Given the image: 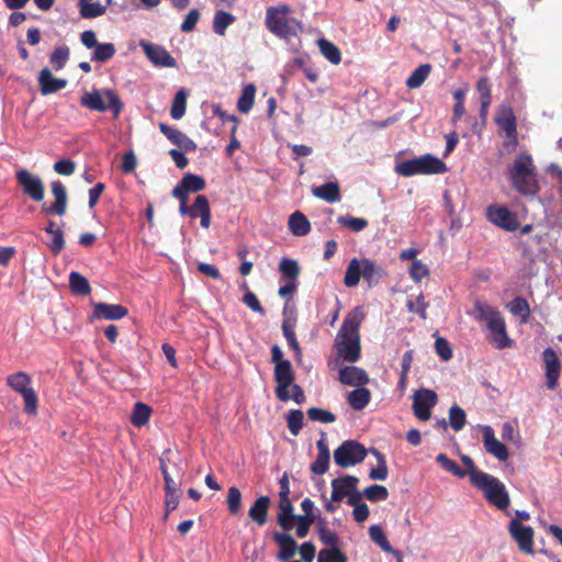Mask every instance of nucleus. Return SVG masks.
<instances>
[{"label": "nucleus", "instance_id": "e433bc0d", "mask_svg": "<svg viewBox=\"0 0 562 562\" xmlns=\"http://www.w3.org/2000/svg\"><path fill=\"white\" fill-rule=\"evenodd\" d=\"M69 288L76 295H88L91 292L88 279L77 271H71L69 274Z\"/></svg>", "mask_w": 562, "mask_h": 562}, {"label": "nucleus", "instance_id": "f704fd0d", "mask_svg": "<svg viewBox=\"0 0 562 562\" xmlns=\"http://www.w3.org/2000/svg\"><path fill=\"white\" fill-rule=\"evenodd\" d=\"M432 66L429 63L419 65L406 79L409 89H417L423 86L431 72Z\"/></svg>", "mask_w": 562, "mask_h": 562}, {"label": "nucleus", "instance_id": "5fc2aeb1", "mask_svg": "<svg viewBox=\"0 0 562 562\" xmlns=\"http://www.w3.org/2000/svg\"><path fill=\"white\" fill-rule=\"evenodd\" d=\"M337 222L345 227H348L355 233L361 232L368 227L369 222L362 217H353V216H339Z\"/></svg>", "mask_w": 562, "mask_h": 562}, {"label": "nucleus", "instance_id": "a18cd8bd", "mask_svg": "<svg viewBox=\"0 0 562 562\" xmlns=\"http://www.w3.org/2000/svg\"><path fill=\"white\" fill-rule=\"evenodd\" d=\"M186 109H187V92L182 88L176 93V95L172 100V104H171V109H170L171 117L175 120L182 119L186 113Z\"/></svg>", "mask_w": 562, "mask_h": 562}, {"label": "nucleus", "instance_id": "c85d7f7f", "mask_svg": "<svg viewBox=\"0 0 562 562\" xmlns=\"http://www.w3.org/2000/svg\"><path fill=\"white\" fill-rule=\"evenodd\" d=\"M289 228L294 236H305L311 232V223L300 211H295L289 217Z\"/></svg>", "mask_w": 562, "mask_h": 562}, {"label": "nucleus", "instance_id": "20e7f679", "mask_svg": "<svg viewBox=\"0 0 562 562\" xmlns=\"http://www.w3.org/2000/svg\"><path fill=\"white\" fill-rule=\"evenodd\" d=\"M290 14L291 8L286 4L267 8L266 27L277 37L290 41L302 31L301 22Z\"/></svg>", "mask_w": 562, "mask_h": 562}, {"label": "nucleus", "instance_id": "a19ab883", "mask_svg": "<svg viewBox=\"0 0 562 562\" xmlns=\"http://www.w3.org/2000/svg\"><path fill=\"white\" fill-rule=\"evenodd\" d=\"M255 95H256V87L252 83L247 85L243 91L241 95L238 99L237 102V109L241 113H248L255 102Z\"/></svg>", "mask_w": 562, "mask_h": 562}, {"label": "nucleus", "instance_id": "39448f33", "mask_svg": "<svg viewBox=\"0 0 562 562\" xmlns=\"http://www.w3.org/2000/svg\"><path fill=\"white\" fill-rule=\"evenodd\" d=\"M361 277L369 288H373L386 277V271L382 266L376 265L369 258H362L360 260L353 258L348 263L344 283L348 288H353L360 282Z\"/></svg>", "mask_w": 562, "mask_h": 562}, {"label": "nucleus", "instance_id": "5701e85b", "mask_svg": "<svg viewBox=\"0 0 562 562\" xmlns=\"http://www.w3.org/2000/svg\"><path fill=\"white\" fill-rule=\"evenodd\" d=\"M273 541L278 544L277 559L283 562L290 561L296 553L297 543L288 532H274Z\"/></svg>", "mask_w": 562, "mask_h": 562}, {"label": "nucleus", "instance_id": "393cba45", "mask_svg": "<svg viewBox=\"0 0 562 562\" xmlns=\"http://www.w3.org/2000/svg\"><path fill=\"white\" fill-rule=\"evenodd\" d=\"M40 90L43 95L55 93L67 86L64 78H55L48 68H44L38 74Z\"/></svg>", "mask_w": 562, "mask_h": 562}, {"label": "nucleus", "instance_id": "774afa93", "mask_svg": "<svg viewBox=\"0 0 562 562\" xmlns=\"http://www.w3.org/2000/svg\"><path fill=\"white\" fill-rule=\"evenodd\" d=\"M52 240L48 245L53 255L57 256L65 248V238L63 229H56L52 235Z\"/></svg>", "mask_w": 562, "mask_h": 562}, {"label": "nucleus", "instance_id": "b1692460", "mask_svg": "<svg viewBox=\"0 0 562 562\" xmlns=\"http://www.w3.org/2000/svg\"><path fill=\"white\" fill-rule=\"evenodd\" d=\"M127 313V308L121 304L99 302L93 304V313L91 317L115 321L125 317Z\"/></svg>", "mask_w": 562, "mask_h": 562}, {"label": "nucleus", "instance_id": "ea45409f", "mask_svg": "<svg viewBox=\"0 0 562 562\" xmlns=\"http://www.w3.org/2000/svg\"><path fill=\"white\" fill-rule=\"evenodd\" d=\"M318 47L322 55L331 64L338 65L341 61L340 49L331 42L321 38L318 41Z\"/></svg>", "mask_w": 562, "mask_h": 562}, {"label": "nucleus", "instance_id": "c756f323", "mask_svg": "<svg viewBox=\"0 0 562 562\" xmlns=\"http://www.w3.org/2000/svg\"><path fill=\"white\" fill-rule=\"evenodd\" d=\"M314 196L328 203H335L340 199L339 186L336 182H326L312 189Z\"/></svg>", "mask_w": 562, "mask_h": 562}, {"label": "nucleus", "instance_id": "4c0bfd02", "mask_svg": "<svg viewBox=\"0 0 562 562\" xmlns=\"http://www.w3.org/2000/svg\"><path fill=\"white\" fill-rule=\"evenodd\" d=\"M236 18L224 10L216 11L213 20V32L217 35L223 36L226 32V29L234 23Z\"/></svg>", "mask_w": 562, "mask_h": 562}, {"label": "nucleus", "instance_id": "0eeeda50", "mask_svg": "<svg viewBox=\"0 0 562 562\" xmlns=\"http://www.w3.org/2000/svg\"><path fill=\"white\" fill-rule=\"evenodd\" d=\"M495 124L498 127L497 134L504 137L503 148L513 153L518 145L517 117L510 104L503 102L496 109Z\"/></svg>", "mask_w": 562, "mask_h": 562}, {"label": "nucleus", "instance_id": "8fccbe9b", "mask_svg": "<svg viewBox=\"0 0 562 562\" xmlns=\"http://www.w3.org/2000/svg\"><path fill=\"white\" fill-rule=\"evenodd\" d=\"M436 461L440 464V467L446 470L447 472L452 473L453 475L458 477H464L467 475V472L462 470L456 461L448 458L445 453H439L436 457Z\"/></svg>", "mask_w": 562, "mask_h": 562}, {"label": "nucleus", "instance_id": "9b49d317", "mask_svg": "<svg viewBox=\"0 0 562 562\" xmlns=\"http://www.w3.org/2000/svg\"><path fill=\"white\" fill-rule=\"evenodd\" d=\"M31 376L24 371H18L7 376V384L20 393L24 401V412L29 415L37 414V395L31 387Z\"/></svg>", "mask_w": 562, "mask_h": 562}, {"label": "nucleus", "instance_id": "2f4dec72", "mask_svg": "<svg viewBox=\"0 0 562 562\" xmlns=\"http://www.w3.org/2000/svg\"><path fill=\"white\" fill-rule=\"evenodd\" d=\"M348 404L355 409V411H361L363 409L371 400V392L369 389H366L363 386H357V389L352 390L348 394Z\"/></svg>", "mask_w": 562, "mask_h": 562}, {"label": "nucleus", "instance_id": "37998d69", "mask_svg": "<svg viewBox=\"0 0 562 562\" xmlns=\"http://www.w3.org/2000/svg\"><path fill=\"white\" fill-rule=\"evenodd\" d=\"M79 12L83 19H94L105 13L106 7L99 2H79Z\"/></svg>", "mask_w": 562, "mask_h": 562}, {"label": "nucleus", "instance_id": "aec40b11", "mask_svg": "<svg viewBox=\"0 0 562 562\" xmlns=\"http://www.w3.org/2000/svg\"><path fill=\"white\" fill-rule=\"evenodd\" d=\"M140 45L148 59L156 66L175 67L177 65L176 59L162 46L150 43H142Z\"/></svg>", "mask_w": 562, "mask_h": 562}, {"label": "nucleus", "instance_id": "9d476101", "mask_svg": "<svg viewBox=\"0 0 562 562\" xmlns=\"http://www.w3.org/2000/svg\"><path fill=\"white\" fill-rule=\"evenodd\" d=\"M474 486L484 493L488 504L502 510L509 506V494L504 483L497 477L486 473L482 479L475 482Z\"/></svg>", "mask_w": 562, "mask_h": 562}, {"label": "nucleus", "instance_id": "ddd939ff", "mask_svg": "<svg viewBox=\"0 0 562 562\" xmlns=\"http://www.w3.org/2000/svg\"><path fill=\"white\" fill-rule=\"evenodd\" d=\"M15 179L25 195L35 202L43 201L45 187L38 176L31 173L26 169H20L15 172Z\"/></svg>", "mask_w": 562, "mask_h": 562}, {"label": "nucleus", "instance_id": "3c124183", "mask_svg": "<svg viewBox=\"0 0 562 562\" xmlns=\"http://www.w3.org/2000/svg\"><path fill=\"white\" fill-rule=\"evenodd\" d=\"M304 414L301 409H292L286 416V424L290 432L297 436L303 428Z\"/></svg>", "mask_w": 562, "mask_h": 562}, {"label": "nucleus", "instance_id": "680f3d73", "mask_svg": "<svg viewBox=\"0 0 562 562\" xmlns=\"http://www.w3.org/2000/svg\"><path fill=\"white\" fill-rule=\"evenodd\" d=\"M461 461L468 469L467 474H469L472 485L486 474V472H483L475 467L471 457L464 454L461 457Z\"/></svg>", "mask_w": 562, "mask_h": 562}, {"label": "nucleus", "instance_id": "423d86ee", "mask_svg": "<svg viewBox=\"0 0 562 562\" xmlns=\"http://www.w3.org/2000/svg\"><path fill=\"white\" fill-rule=\"evenodd\" d=\"M271 361L274 363L276 396L281 402L290 401L289 387L295 380L290 360L283 358V351L278 345L271 348Z\"/></svg>", "mask_w": 562, "mask_h": 562}, {"label": "nucleus", "instance_id": "e2e57ef3", "mask_svg": "<svg viewBox=\"0 0 562 562\" xmlns=\"http://www.w3.org/2000/svg\"><path fill=\"white\" fill-rule=\"evenodd\" d=\"M429 274L427 265L420 260H414L409 267V276L415 282H420L423 278Z\"/></svg>", "mask_w": 562, "mask_h": 562}, {"label": "nucleus", "instance_id": "f03ea898", "mask_svg": "<svg viewBox=\"0 0 562 562\" xmlns=\"http://www.w3.org/2000/svg\"><path fill=\"white\" fill-rule=\"evenodd\" d=\"M537 168L529 154L516 156L508 169V180L514 190L525 196H535L540 191Z\"/></svg>", "mask_w": 562, "mask_h": 562}, {"label": "nucleus", "instance_id": "7ed1b4c3", "mask_svg": "<svg viewBox=\"0 0 562 562\" xmlns=\"http://www.w3.org/2000/svg\"><path fill=\"white\" fill-rule=\"evenodd\" d=\"M473 317L485 324L490 331L488 340L497 349L502 350L512 346L513 340L507 335L505 319L496 307L482 301H475Z\"/></svg>", "mask_w": 562, "mask_h": 562}, {"label": "nucleus", "instance_id": "c03bdc74", "mask_svg": "<svg viewBox=\"0 0 562 562\" xmlns=\"http://www.w3.org/2000/svg\"><path fill=\"white\" fill-rule=\"evenodd\" d=\"M369 535L373 542H375L383 551L393 553L396 550L390 544L383 528L379 525H373L369 528Z\"/></svg>", "mask_w": 562, "mask_h": 562}, {"label": "nucleus", "instance_id": "bf43d9fd", "mask_svg": "<svg viewBox=\"0 0 562 562\" xmlns=\"http://www.w3.org/2000/svg\"><path fill=\"white\" fill-rule=\"evenodd\" d=\"M315 520L316 517L297 515L294 518V521H296L295 535L299 538H305L310 531L311 526L315 522Z\"/></svg>", "mask_w": 562, "mask_h": 562}, {"label": "nucleus", "instance_id": "f3484780", "mask_svg": "<svg viewBox=\"0 0 562 562\" xmlns=\"http://www.w3.org/2000/svg\"><path fill=\"white\" fill-rule=\"evenodd\" d=\"M508 530L520 551L529 554L533 553L535 531L530 526H524L518 519H513L509 522Z\"/></svg>", "mask_w": 562, "mask_h": 562}, {"label": "nucleus", "instance_id": "338daca9", "mask_svg": "<svg viewBox=\"0 0 562 562\" xmlns=\"http://www.w3.org/2000/svg\"><path fill=\"white\" fill-rule=\"evenodd\" d=\"M330 454H317L316 460L311 464V471L314 474L323 475L329 467Z\"/></svg>", "mask_w": 562, "mask_h": 562}, {"label": "nucleus", "instance_id": "dca6fc26", "mask_svg": "<svg viewBox=\"0 0 562 562\" xmlns=\"http://www.w3.org/2000/svg\"><path fill=\"white\" fill-rule=\"evenodd\" d=\"M542 360L544 362L546 386L553 391L559 386L561 361L551 347L543 350Z\"/></svg>", "mask_w": 562, "mask_h": 562}, {"label": "nucleus", "instance_id": "603ef678", "mask_svg": "<svg viewBox=\"0 0 562 562\" xmlns=\"http://www.w3.org/2000/svg\"><path fill=\"white\" fill-rule=\"evenodd\" d=\"M317 562H347V557L339 548H328L318 552Z\"/></svg>", "mask_w": 562, "mask_h": 562}, {"label": "nucleus", "instance_id": "1a4fd4ad", "mask_svg": "<svg viewBox=\"0 0 562 562\" xmlns=\"http://www.w3.org/2000/svg\"><path fill=\"white\" fill-rule=\"evenodd\" d=\"M447 170L446 164L439 158L427 154L419 158L401 161L395 171L403 177L415 175H440Z\"/></svg>", "mask_w": 562, "mask_h": 562}, {"label": "nucleus", "instance_id": "a211bd4d", "mask_svg": "<svg viewBox=\"0 0 562 562\" xmlns=\"http://www.w3.org/2000/svg\"><path fill=\"white\" fill-rule=\"evenodd\" d=\"M483 445L490 454L494 456L499 461H506L509 457L507 447L501 442L496 437L493 428L488 425L482 427Z\"/></svg>", "mask_w": 562, "mask_h": 562}, {"label": "nucleus", "instance_id": "864d4df0", "mask_svg": "<svg viewBox=\"0 0 562 562\" xmlns=\"http://www.w3.org/2000/svg\"><path fill=\"white\" fill-rule=\"evenodd\" d=\"M364 497L370 502L386 501L389 497V491L385 486L373 484L363 490Z\"/></svg>", "mask_w": 562, "mask_h": 562}, {"label": "nucleus", "instance_id": "49530a36", "mask_svg": "<svg viewBox=\"0 0 562 562\" xmlns=\"http://www.w3.org/2000/svg\"><path fill=\"white\" fill-rule=\"evenodd\" d=\"M116 53V48L112 43H99L94 47V52L91 56L92 61L106 63Z\"/></svg>", "mask_w": 562, "mask_h": 562}, {"label": "nucleus", "instance_id": "4be33fe9", "mask_svg": "<svg viewBox=\"0 0 562 562\" xmlns=\"http://www.w3.org/2000/svg\"><path fill=\"white\" fill-rule=\"evenodd\" d=\"M160 132L176 146L184 151H193L196 149V144L188 137L182 131L171 127L166 123H159Z\"/></svg>", "mask_w": 562, "mask_h": 562}, {"label": "nucleus", "instance_id": "6e6552de", "mask_svg": "<svg viewBox=\"0 0 562 562\" xmlns=\"http://www.w3.org/2000/svg\"><path fill=\"white\" fill-rule=\"evenodd\" d=\"M80 104L91 111L105 112L111 110L113 117L117 119L124 108L120 97L110 89L86 92L80 98Z\"/></svg>", "mask_w": 562, "mask_h": 562}, {"label": "nucleus", "instance_id": "6ab92c4d", "mask_svg": "<svg viewBox=\"0 0 562 562\" xmlns=\"http://www.w3.org/2000/svg\"><path fill=\"white\" fill-rule=\"evenodd\" d=\"M50 188L55 198V202L47 207L44 206L43 211L46 214L63 216L66 214L68 206V194L66 187L61 183V181L55 180L50 183Z\"/></svg>", "mask_w": 562, "mask_h": 562}, {"label": "nucleus", "instance_id": "79ce46f5", "mask_svg": "<svg viewBox=\"0 0 562 562\" xmlns=\"http://www.w3.org/2000/svg\"><path fill=\"white\" fill-rule=\"evenodd\" d=\"M70 55V49L66 45L56 47L50 56L49 63L55 70H61L66 66Z\"/></svg>", "mask_w": 562, "mask_h": 562}, {"label": "nucleus", "instance_id": "de8ad7c7", "mask_svg": "<svg viewBox=\"0 0 562 562\" xmlns=\"http://www.w3.org/2000/svg\"><path fill=\"white\" fill-rule=\"evenodd\" d=\"M180 183L189 193L202 191L206 187L204 178L194 173H186Z\"/></svg>", "mask_w": 562, "mask_h": 562}, {"label": "nucleus", "instance_id": "4d7b16f0", "mask_svg": "<svg viewBox=\"0 0 562 562\" xmlns=\"http://www.w3.org/2000/svg\"><path fill=\"white\" fill-rule=\"evenodd\" d=\"M227 507L232 515H237L241 509V494L236 486H232L227 492Z\"/></svg>", "mask_w": 562, "mask_h": 562}, {"label": "nucleus", "instance_id": "f8f14e48", "mask_svg": "<svg viewBox=\"0 0 562 562\" xmlns=\"http://www.w3.org/2000/svg\"><path fill=\"white\" fill-rule=\"evenodd\" d=\"M367 454L368 450L362 443L356 440H346L334 451V461L345 469L361 463Z\"/></svg>", "mask_w": 562, "mask_h": 562}, {"label": "nucleus", "instance_id": "cd10ccee", "mask_svg": "<svg viewBox=\"0 0 562 562\" xmlns=\"http://www.w3.org/2000/svg\"><path fill=\"white\" fill-rule=\"evenodd\" d=\"M279 509L277 520L279 526L283 530H291L293 528L294 518L297 515H294V506L290 498H279Z\"/></svg>", "mask_w": 562, "mask_h": 562}, {"label": "nucleus", "instance_id": "4468645a", "mask_svg": "<svg viewBox=\"0 0 562 562\" xmlns=\"http://www.w3.org/2000/svg\"><path fill=\"white\" fill-rule=\"evenodd\" d=\"M486 217L491 223L507 232H515L519 227L516 213L505 205L492 204L487 206Z\"/></svg>", "mask_w": 562, "mask_h": 562}, {"label": "nucleus", "instance_id": "69168bd1", "mask_svg": "<svg viewBox=\"0 0 562 562\" xmlns=\"http://www.w3.org/2000/svg\"><path fill=\"white\" fill-rule=\"evenodd\" d=\"M476 91L479 92L480 100H492V83L490 78L481 77L476 81Z\"/></svg>", "mask_w": 562, "mask_h": 562}, {"label": "nucleus", "instance_id": "052dcab7", "mask_svg": "<svg viewBox=\"0 0 562 562\" xmlns=\"http://www.w3.org/2000/svg\"><path fill=\"white\" fill-rule=\"evenodd\" d=\"M211 211L209 200L205 195L200 194L195 198L191 206V217L195 218Z\"/></svg>", "mask_w": 562, "mask_h": 562}, {"label": "nucleus", "instance_id": "473e14b6", "mask_svg": "<svg viewBox=\"0 0 562 562\" xmlns=\"http://www.w3.org/2000/svg\"><path fill=\"white\" fill-rule=\"evenodd\" d=\"M279 271L281 272V280L297 282L301 269L295 259L282 258L279 263Z\"/></svg>", "mask_w": 562, "mask_h": 562}, {"label": "nucleus", "instance_id": "6e6d98bb", "mask_svg": "<svg viewBox=\"0 0 562 562\" xmlns=\"http://www.w3.org/2000/svg\"><path fill=\"white\" fill-rule=\"evenodd\" d=\"M406 306H407L408 312L418 314L422 319L427 318L426 311H427L429 304H428V302L425 301V297L423 294H419L418 296H416L415 300H412V299L407 300Z\"/></svg>", "mask_w": 562, "mask_h": 562}, {"label": "nucleus", "instance_id": "a878e982", "mask_svg": "<svg viewBox=\"0 0 562 562\" xmlns=\"http://www.w3.org/2000/svg\"><path fill=\"white\" fill-rule=\"evenodd\" d=\"M339 381L350 386H363L369 383V376L363 369L347 366L339 370Z\"/></svg>", "mask_w": 562, "mask_h": 562}, {"label": "nucleus", "instance_id": "09e8293b", "mask_svg": "<svg viewBox=\"0 0 562 562\" xmlns=\"http://www.w3.org/2000/svg\"><path fill=\"white\" fill-rule=\"evenodd\" d=\"M467 423V414L463 408L453 405L449 409V425L454 431H460Z\"/></svg>", "mask_w": 562, "mask_h": 562}, {"label": "nucleus", "instance_id": "0e129e2a", "mask_svg": "<svg viewBox=\"0 0 562 562\" xmlns=\"http://www.w3.org/2000/svg\"><path fill=\"white\" fill-rule=\"evenodd\" d=\"M200 11L198 9H191L189 13L186 15L180 30L183 33H189L195 29L196 23L200 20Z\"/></svg>", "mask_w": 562, "mask_h": 562}, {"label": "nucleus", "instance_id": "13d9d810", "mask_svg": "<svg viewBox=\"0 0 562 562\" xmlns=\"http://www.w3.org/2000/svg\"><path fill=\"white\" fill-rule=\"evenodd\" d=\"M306 414L307 417L313 422L329 424L336 420V416L334 413L318 407L308 408Z\"/></svg>", "mask_w": 562, "mask_h": 562}, {"label": "nucleus", "instance_id": "c9c22d12", "mask_svg": "<svg viewBox=\"0 0 562 562\" xmlns=\"http://www.w3.org/2000/svg\"><path fill=\"white\" fill-rule=\"evenodd\" d=\"M369 452L376 459L378 465L369 472V477L374 481H384L387 477V464L385 457L376 448H370Z\"/></svg>", "mask_w": 562, "mask_h": 562}, {"label": "nucleus", "instance_id": "58836bf2", "mask_svg": "<svg viewBox=\"0 0 562 562\" xmlns=\"http://www.w3.org/2000/svg\"><path fill=\"white\" fill-rule=\"evenodd\" d=\"M150 415H151L150 406L145 403L137 402L133 408V413L131 416V423L135 427H142L148 423Z\"/></svg>", "mask_w": 562, "mask_h": 562}, {"label": "nucleus", "instance_id": "412c9836", "mask_svg": "<svg viewBox=\"0 0 562 562\" xmlns=\"http://www.w3.org/2000/svg\"><path fill=\"white\" fill-rule=\"evenodd\" d=\"M358 484L359 479L353 475H345L341 477L334 479L331 481V501L341 502L345 497L349 495L350 492L355 490V486H358Z\"/></svg>", "mask_w": 562, "mask_h": 562}, {"label": "nucleus", "instance_id": "bb28decb", "mask_svg": "<svg viewBox=\"0 0 562 562\" xmlns=\"http://www.w3.org/2000/svg\"><path fill=\"white\" fill-rule=\"evenodd\" d=\"M271 499L269 496L262 495L258 497L248 510L249 518L258 526H263L268 520V513Z\"/></svg>", "mask_w": 562, "mask_h": 562}, {"label": "nucleus", "instance_id": "f257e3e1", "mask_svg": "<svg viewBox=\"0 0 562 562\" xmlns=\"http://www.w3.org/2000/svg\"><path fill=\"white\" fill-rule=\"evenodd\" d=\"M360 325L361 319L356 313L347 314L342 321L335 338V348L337 356L344 361L353 363L361 357Z\"/></svg>", "mask_w": 562, "mask_h": 562}, {"label": "nucleus", "instance_id": "72a5a7b5", "mask_svg": "<svg viewBox=\"0 0 562 562\" xmlns=\"http://www.w3.org/2000/svg\"><path fill=\"white\" fill-rule=\"evenodd\" d=\"M506 307L512 315L520 317V323L528 322L530 317V307L525 297L516 296L507 304Z\"/></svg>", "mask_w": 562, "mask_h": 562}, {"label": "nucleus", "instance_id": "7c9ffc66", "mask_svg": "<svg viewBox=\"0 0 562 562\" xmlns=\"http://www.w3.org/2000/svg\"><path fill=\"white\" fill-rule=\"evenodd\" d=\"M316 529L321 542L330 548H338L339 537L336 531L327 526L325 518L319 517L316 521Z\"/></svg>", "mask_w": 562, "mask_h": 562}, {"label": "nucleus", "instance_id": "2eb2a0df", "mask_svg": "<svg viewBox=\"0 0 562 562\" xmlns=\"http://www.w3.org/2000/svg\"><path fill=\"white\" fill-rule=\"evenodd\" d=\"M437 393L429 389H422L414 394L413 412L420 420H428L431 416V408L437 404Z\"/></svg>", "mask_w": 562, "mask_h": 562}]
</instances>
